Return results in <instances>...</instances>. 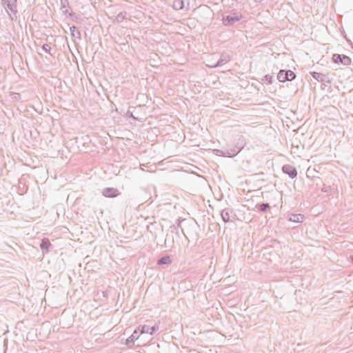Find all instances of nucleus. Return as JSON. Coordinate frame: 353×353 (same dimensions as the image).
<instances>
[{"instance_id":"nucleus-1","label":"nucleus","mask_w":353,"mask_h":353,"mask_svg":"<svg viewBox=\"0 0 353 353\" xmlns=\"http://www.w3.org/2000/svg\"><path fill=\"white\" fill-rule=\"evenodd\" d=\"M243 148V141H242L241 145H236L234 146L232 148H231L230 150H228L223 151V150H217L216 154L219 156H221V157H234L241 152V150H242Z\"/></svg>"},{"instance_id":"nucleus-2","label":"nucleus","mask_w":353,"mask_h":353,"mask_svg":"<svg viewBox=\"0 0 353 353\" xmlns=\"http://www.w3.org/2000/svg\"><path fill=\"white\" fill-rule=\"evenodd\" d=\"M296 74L290 70H281L277 74V79L282 83L291 81L296 78Z\"/></svg>"},{"instance_id":"nucleus-3","label":"nucleus","mask_w":353,"mask_h":353,"mask_svg":"<svg viewBox=\"0 0 353 353\" xmlns=\"http://www.w3.org/2000/svg\"><path fill=\"white\" fill-rule=\"evenodd\" d=\"M241 19V15H239L236 12H232L229 15H223L222 22L224 26H230L239 21Z\"/></svg>"},{"instance_id":"nucleus-4","label":"nucleus","mask_w":353,"mask_h":353,"mask_svg":"<svg viewBox=\"0 0 353 353\" xmlns=\"http://www.w3.org/2000/svg\"><path fill=\"white\" fill-rule=\"evenodd\" d=\"M5 8L8 12L9 17L12 21L17 19V0H10L5 3Z\"/></svg>"},{"instance_id":"nucleus-5","label":"nucleus","mask_w":353,"mask_h":353,"mask_svg":"<svg viewBox=\"0 0 353 353\" xmlns=\"http://www.w3.org/2000/svg\"><path fill=\"white\" fill-rule=\"evenodd\" d=\"M332 60L336 63H341L344 65H350L351 64V59L344 54H334Z\"/></svg>"},{"instance_id":"nucleus-6","label":"nucleus","mask_w":353,"mask_h":353,"mask_svg":"<svg viewBox=\"0 0 353 353\" xmlns=\"http://www.w3.org/2000/svg\"><path fill=\"white\" fill-rule=\"evenodd\" d=\"M138 330L141 334H150V335H153L159 330V325H154L153 326H150L148 325H143L139 327Z\"/></svg>"},{"instance_id":"nucleus-7","label":"nucleus","mask_w":353,"mask_h":353,"mask_svg":"<svg viewBox=\"0 0 353 353\" xmlns=\"http://www.w3.org/2000/svg\"><path fill=\"white\" fill-rule=\"evenodd\" d=\"M282 171L292 179H294L297 176L296 169L289 164L283 165Z\"/></svg>"},{"instance_id":"nucleus-8","label":"nucleus","mask_w":353,"mask_h":353,"mask_svg":"<svg viewBox=\"0 0 353 353\" xmlns=\"http://www.w3.org/2000/svg\"><path fill=\"white\" fill-rule=\"evenodd\" d=\"M119 194V191L114 188H105L102 191L103 196L108 198L117 197Z\"/></svg>"},{"instance_id":"nucleus-9","label":"nucleus","mask_w":353,"mask_h":353,"mask_svg":"<svg viewBox=\"0 0 353 353\" xmlns=\"http://www.w3.org/2000/svg\"><path fill=\"white\" fill-rule=\"evenodd\" d=\"M139 330H135L133 333L131 334L130 336H129L126 340H125V345H126L128 347H132L135 341L139 339Z\"/></svg>"},{"instance_id":"nucleus-10","label":"nucleus","mask_w":353,"mask_h":353,"mask_svg":"<svg viewBox=\"0 0 353 353\" xmlns=\"http://www.w3.org/2000/svg\"><path fill=\"white\" fill-rule=\"evenodd\" d=\"M233 213L232 210L230 209H224L221 211V215L223 221L225 223L229 222L230 221V214Z\"/></svg>"},{"instance_id":"nucleus-11","label":"nucleus","mask_w":353,"mask_h":353,"mask_svg":"<svg viewBox=\"0 0 353 353\" xmlns=\"http://www.w3.org/2000/svg\"><path fill=\"white\" fill-rule=\"evenodd\" d=\"M60 3H61L60 9H61L62 13L65 15H68L70 12H69V10H68V8H70L68 0H60Z\"/></svg>"},{"instance_id":"nucleus-12","label":"nucleus","mask_w":353,"mask_h":353,"mask_svg":"<svg viewBox=\"0 0 353 353\" xmlns=\"http://www.w3.org/2000/svg\"><path fill=\"white\" fill-rule=\"evenodd\" d=\"M171 263H172V259L170 255L163 256L157 261V264L159 265H168Z\"/></svg>"},{"instance_id":"nucleus-13","label":"nucleus","mask_w":353,"mask_h":353,"mask_svg":"<svg viewBox=\"0 0 353 353\" xmlns=\"http://www.w3.org/2000/svg\"><path fill=\"white\" fill-rule=\"evenodd\" d=\"M304 219V215L301 214H292L289 217V221L294 223H301Z\"/></svg>"},{"instance_id":"nucleus-14","label":"nucleus","mask_w":353,"mask_h":353,"mask_svg":"<svg viewBox=\"0 0 353 353\" xmlns=\"http://www.w3.org/2000/svg\"><path fill=\"white\" fill-rule=\"evenodd\" d=\"M51 243L48 239L44 238L43 239H42L41 243L40 244V248L43 251L48 252Z\"/></svg>"},{"instance_id":"nucleus-15","label":"nucleus","mask_w":353,"mask_h":353,"mask_svg":"<svg viewBox=\"0 0 353 353\" xmlns=\"http://www.w3.org/2000/svg\"><path fill=\"white\" fill-rule=\"evenodd\" d=\"M311 75L314 79L317 80L319 82L325 81L326 77L321 73L317 72H311Z\"/></svg>"},{"instance_id":"nucleus-16","label":"nucleus","mask_w":353,"mask_h":353,"mask_svg":"<svg viewBox=\"0 0 353 353\" xmlns=\"http://www.w3.org/2000/svg\"><path fill=\"white\" fill-rule=\"evenodd\" d=\"M70 30L71 33V36L74 38L81 39V32L79 30L77 29L75 26H72L70 27Z\"/></svg>"},{"instance_id":"nucleus-17","label":"nucleus","mask_w":353,"mask_h":353,"mask_svg":"<svg viewBox=\"0 0 353 353\" xmlns=\"http://www.w3.org/2000/svg\"><path fill=\"white\" fill-rule=\"evenodd\" d=\"M172 6L176 10H182L184 8V0H174Z\"/></svg>"},{"instance_id":"nucleus-18","label":"nucleus","mask_w":353,"mask_h":353,"mask_svg":"<svg viewBox=\"0 0 353 353\" xmlns=\"http://www.w3.org/2000/svg\"><path fill=\"white\" fill-rule=\"evenodd\" d=\"M228 61V57L225 55H222L219 60L213 65L212 68H217L219 66L223 65Z\"/></svg>"},{"instance_id":"nucleus-19","label":"nucleus","mask_w":353,"mask_h":353,"mask_svg":"<svg viewBox=\"0 0 353 353\" xmlns=\"http://www.w3.org/2000/svg\"><path fill=\"white\" fill-rule=\"evenodd\" d=\"M256 208L259 212H266L267 210L270 208V206L268 203H262L256 204Z\"/></svg>"},{"instance_id":"nucleus-20","label":"nucleus","mask_w":353,"mask_h":353,"mask_svg":"<svg viewBox=\"0 0 353 353\" xmlns=\"http://www.w3.org/2000/svg\"><path fill=\"white\" fill-rule=\"evenodd\" d=\"M10 97L12 101H18L21 99V94L17 92H10Z\"/></svg>"},{"instance_id":"nucleus-21","label":"nucleus","mask_w":353,"mask_h":353,"mask_svg":"<svg viewBox=\"0 0 353 353\" xmlns=\"http://www.w3.org/2000/svg\"><path fill=\"white\" fill-rule=\"evenodd\" d=\"M272 79H273V77L272 76L270 75V74H266L263 77V81H265V82H267L268 84H272Z\"/></svg>"},{"instance_id":"nucleus-22","label":"nucleus","mask_w":353,"mask_h":353,"mask_svg":"<svg viewBox=\"0 0 353 353\" xmlns=\"http://www.w3.org/2000/svg\"><path fill=\"white\" fill-rule=\"evenodd\" d=\"M125 14H126V12H120L117 14V16L116 17V20L118 21V22H121L122 21L125 17Z\"/></svg>"},{"instance_id":"nucleus-23","label":"nucleus","mask_w":353,"mask_h":353,"mask_svg":"<svg viewBox=\"0 0 353 353\" xmlns=\"http://www.w3.org/2000/svg\"><path fill=\"white\" fill-rule=\"evenodd\" d=\"M72 21H74L76 22H79L80 18L74 12H70L68 14Z\"/></svg>"},{"instance_id":"nucleus-24","label":"nucleus","mask_w":353,"mask_h":353,"mask_svg":"<svg viewBox=\"0 0 353 353\" xmlns=\"http://www.w3.org/2000/svg\"><path fill=\"white\" fill-rule=\"evenodd\" d=\"M42 49H43V50H44L46 52L50 54L51 48L49 46V45H48V44H47V43H44V44L42 46Z\"/></svg>"},{"instance_id":"nucleus-25","label":"nucleus","mask_w":353,"mask_h":353,"mask_svg":"<svg viewBox=\"0 0 353 353\" xmlns=\"http://www.w3.org/2000/svg\"><path fill=\"white\" fill-rule=\"evenodd\" d=\"M348 41L350 42V44H351V46H352V48H353V44H352V43L351 42V41Z\"/></svg>"}]
</instances>
